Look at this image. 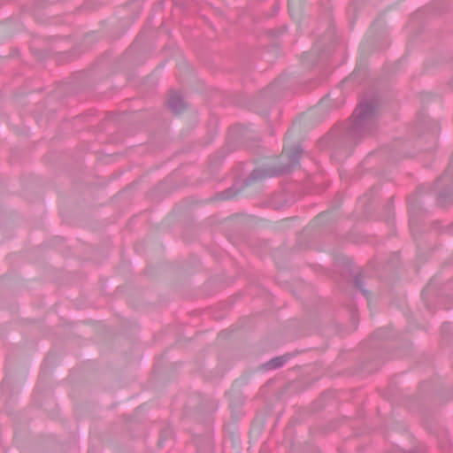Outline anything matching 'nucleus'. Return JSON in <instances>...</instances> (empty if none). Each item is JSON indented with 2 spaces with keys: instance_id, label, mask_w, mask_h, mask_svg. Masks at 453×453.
Masks as SVG:
<instances>
[{
  "instance_id": "3",
  "label": "nucleus",
  "mask_w": 453,
  "mask_h": 453,
  "mask_svg": "<svg viewBox=\"0 0 453 453\" xmlns=\"http://www.w3.org/2000/svg\"><path fill=\"white\" fill-rule=\"evenodd\" d=\"M168 105L171 108V110L175 113H180L185 108L183 98L178 92H173L171 94L168 101Z\"/></svg>"
},
{
  "instance_id": "2",
  "label": "nucleus",
  "mask_w": 453,
  "mask_h": 453,
  "mask_svg": "<svg viewBox=\"0 0 453 453\" xmlns=\"http://www.w3.org/2000/svg\"><path fill=\"white\" fill-rule=\"evenodd\" d=\"M303 148L301 145L295 146L288 153V163L280 168L255 169L252 171L247 182L262 180L264 178L274 177L282 173L291 172L298 164Z\"/></svg>"
},
{
  "instance_id": "5",
  "label": "nucleus",
  "mask_w": 453,
  "mask_h": 453,
  "mask_svg": "<svg viewBox=\"0 0 453 453\" xmlns=\"http://www.w3.org/2000/svg\"><path fill=\"white\" fill-rule=\"evenodd\" d=\"M234 195H235V192L233 190V188H228L226 190H225L224 192H222L221 194H219V199L226 200V199L233 197Z\"/></svg>"
},
{
  "instance_id": "4",
  "label": "nucleus",
  "mask_w": 453,
  "mask_h": 453,
  "mask_svg": "<svg viewBox=\"0 0 453 453\" xmlns=\"http://www.w3.org/2000/svg\"><path fill=\"white\" fill-rule=\"evenodd\" d=\"M288 357H277L274 358H272L270 361L265 363L264 365V368L266 370H274L280 368L284 365V364L287 362Z\"/></svg>"
},
{
  "instance_id": "1",
  "label": "nucleus",
  "mask_w": 453,
  "mask_h": 453,
  "mask_svg": "<svg viewBox=\"0 0 453 453\" xmlns=\"http://www.w3.org/2000/svg\"><path fill=\"white\" fill-rule=\"evenodd\" d=\"M376 106L374 103L362 102L355 109L352 120L347 127V135L355 142L371 134L376 128Z\"/></svg>"
},
{
  "instance_id": "6",
  "label": "nucleus",
  "mask_w": 453,
  "mask_h": 453,
  "mask_svg": "<svg viewBox=\"0 0 453 453\" xmlns=\"http://www.w3.org/2000/svg\"><path fill=\"white\" fill-rule=\"evenodd\" d=\"M355 282H356L357 287L360 289V291H361L365 296H366V295H367V290H366V289H365V288H363V283H362V281H361V280H360L359 276H356V277H355Z\"/></svg>"
},
{
  "instance_id": "7",
  "label": "nucleus",
  "mask_w": 453,
  "mask_h": 453,
  "mask_svg": "<svg viewBox=\"0 0 453 453\" xmlns=\"http://www.w3.org/2000/svg\"><path fill=\"white\" fill-rule=\"evenodd\" d=\"M402 453H419L418 450H412V451H408V452H402Z\"/></svg>"
}]
</instances>
